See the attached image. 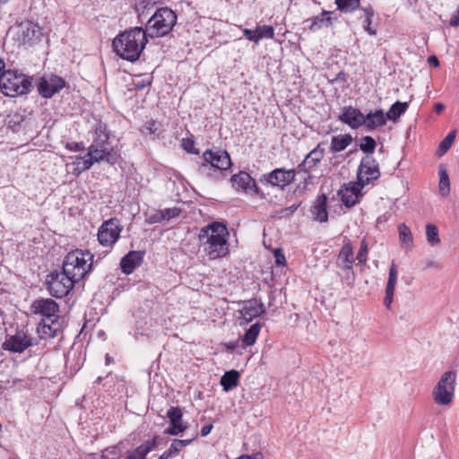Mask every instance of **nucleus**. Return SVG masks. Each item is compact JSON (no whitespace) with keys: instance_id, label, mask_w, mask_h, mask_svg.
<instances>
[{"instance_id":"nucleus-1","label":"nucleus","mask_w":459,"mask_h":459,"mask_svg":"<svg viewBox=\"0 0 459 459\" xmlns=\"http://www.w3.org/2000/svg\"><path fill=\"white\" fill-rule=\"evenodd\" d=\"M229 232L224 223L213 221L200 230L198 238L201 246L210 259L225 256L229 252Z\"/></svg>"},{"instance_id":"nucleus-2","label":"nucleus","mask_w":459,"mask_h":459,"mask_svg":"<svg viewBox=\"0 0 459 459\" xmlns=\"http://www.w3.org/2000/svg\"><path fill=\"white\" fill-rule=\"evenodd\" d=\"M147 42L144 30L142 27H135L118 34L113 39V48L121 58L134 62L139 58Z\"/></svg>"},{"instance_id":"nucleus-3","label":"nucleus","mask_w":459,"mask_h":459,"mask_svg":"<svg viewBox=\"0 0 459 459\" xmlns=\"http://www.w3.org/2000/svg\"><path fill=\"white\" fill-rule=\"evenodd\" d=\"M92 261L93 255L89 250L75 249L65 255L62 271L77 283L91 273Z\"/></svg>"},{"instance_id":"nucleus-4","label":"nucleus","mask_w":459,"mask_h":459,"mask_svg":"<svg viewBox=\"0 0 459 459\" xmlns=\"http://www.w3.org/2000/svg\"><path fill=\"white\" fill-rule=\"evenodd\" d=\"M33 77L15 69H7L0 77V90L8 97L28 94L32 89Z\"/></svg>"},{"instance_id":"nucleus-5","label":"nucleus","mask_w":459,"mask_h":459,"mask_svg":"<svg viewBox=\"0 0 459 459\" xmlns=\"http://www.w3.org/2000/svg\"><path fill=\"white\" fill-rule=\"evenodd\" d=\"M177 22L176 13L169 7L158 9L146 23V35L160 38L167 35Z\"/></svg>"},{"instance_id":"nucleus-6","label":"nucleus","mask_w":459,"mask_h":459,"mask_svg":"<svg viewBox=\"0 0 459 459\" xmlns=\"http://www.w3.org/2000/svg\"><path fill=\"white\" fill-rule=\"evenodd\" d=\"M204 161L199 166V172L211 176L210 171L214 172L229 169L232 163L227 151L216 149L207 150L203 153Z\"/></svg>"},{"instance_id":"nucleus-7","label":"nucleus","mask_w":459,"mask_h":459,"mask_svg":"<svg viewBox=\"0 0 459 459\" xmlns=\"http://www.w3.org/2000/svg\"><path fill=\"white\" fill-rule=\"evenodd\" d=\"M75 282L64 271L50 273L46 279L47 290L52 297L61 299L69 294Z\"/></svg>"},{"instance_id":"nucleus-8","label":"nucleus","mask_w":459,"mask_h":459,"mask_svg":"<svg viewBox=\"0 0 459 459\" xmlns=\"http://www.w3.org/2000/svg\"><path fill=\"white\" fill-rule=\"evenodd\" d=\"M456 374L455 371L445 372L433 390V399L439 405H447L452 402Z\"/></svg>"},{"instance_id":"nucleus-9","label":"nucleus","mask_w":459,"mask_h":459,"mask_svg":"<svg viewBox=\"0 0 459 459\" xmlns=\"http://www.w3.org/2000/svg\"><path fill=\"white\" fill-rule=\"evenodd\" d=\"M380 175L378 163L372 155H366L361 159L357 172V182L360 187L378 179Z\"/></svg>"},{"instance_id":"nucleus-10","label":"nucleus","mask_w":459,"mask_h":459,"mask_svg":"<svg viewBox=\"0 0 459 459\" xmlns=\"http://www.w3.org/2000/svg\"><path fill=\"white\" fill-rule=\"evenodd\" d=\"M123 226L117 218L105 221L99 229L98 240L103 247H112L119 238Z\"/></svg>"},{"instance_id":"nucleus-11","label":"nucleus","mask_w":459,"mask_h":459,"mask_svg":"<svg viewBox=\"0 0 459 459\" xmlns=\"http://www.w3.org/2000/svg\"><path fill=\"white\" fill-rule=\"evenodd\" d=\"M296 176L294 169H286L279 168L272 170L269 173L262 175L260 182L265 186H271L283 189L286 186L290 184Z\"/></svg>"},{"instance_id":"nucleus-12","label":"nucleus","mask_w":459,"mask_h":459,"mask_svg":"<svg viewBox=\"0 0 459 459\" xmlns=\"http://www.w3.org/2000/svg\"><path fill=\"white\" fill-rule=\"evenodd\" d=\"M65 86V81L57 75L42 76L37 83L39 94L45 99L52 98L56 93L64 89Z\"/></svg>"},{"instance_id":"nucleus-13","label":"nucleus","mask_w":459,"mask_h":459,"mask_svg":"<svg viewBox=\"0 0 459 459\" xmlns=\"http://www.w3.org/2000/svg\"><path fill=\"white\" fill-rule=\"evenodd\" d=\"M37 344L33 338L26 334L24 332H17L13 335L6 337L3 342V349L14 353H22L30 346Z\"/></svg>"},{"instance_id":"nucleus-14","label":"nucleus","mask_w":459,"mask_h":459,"mask_svg":"<svg viewBox=\"0 0 459 459\" xmlns=\"http://www.w3.org/2000/svg\"><path fill=\"white\" fill-rule=\"evenodd\" d=\"M31 311L44 316V319H59V306L52 299H38L31 304Z\"/></svg>"},{"instance_id":"nucleus-15","label":"nucleus","mask_w":459,"mask_h":459,"mask_svg":"<svg viewBox=\"0 0 459 459\" xmlns=\"http://www.w3.org/2000/svg\"><path fill=\"white\" fill-rule=\"evenodd\" d=\"M232 186L237 191H242L249 195H261L255 180L246 171H240L230 178Z\"/></svg>"},{"instance_id":"nucleus-16","label":"nucleus","mask_w":459,"mask_h":459,"mask_svg":"<svg viewBox=\"0 0 459 459\" xmlns=\"http://www.w3.org/2000/svg\"><path fill=\"white\" fill-rule=\"evenodd\" d=\"M14 30L18 37V40L24 45L30 44L35 39H39L42 35L41 28L30 21L21 22Z\"/></svg>"},{"instance_id":"nucleus-17","label":"nucleus","mask_w":459,"mask_h":459,"mask_svg":"<svg viewBox=\"0 0 459 459\" xmlns=\"http://www.w3.org/2000/svg\"><path fill=\"white\" fill-rule=\"evenodd\" d=\"M242 324H248L254 318H256L265 313V308L262 301L255 299L246 300L243 302L241 309L238 310Z\"/></svg>"},{"instance_id":"nucleus-18","label":"nucleus","mask_w":459,"mask_h":459,"mask_svg":"<svg viewBox=\"0 0 459 459\" xmlns=\"http://www.w3.org/2000/svg\"><path fill=\"white\" fill-rule=\"evenodd\" d=\"M354 261L352 246L351 242H347L342 247L338 254L336 264L338 267L349 271L348 273L351 274V277H350V275L346 277V281H349V284L351 283L354 279V273L352 271Z\"/></svg>"},{"instance_id":"nucleus-19","label":"nucleus","mask_w":459,"mask_h":459,"mask_svg":"<svg viewBox=\"0 0 459 459\" xmlns=\"http://www.w3.org/2000/svg\"><path fill=\"white\" fill-rule=\"evenodd\" d=\"M363 187H360L358 182L350 183L348 186H342L338 191V195L343 204L346 207L351 208L359 202V196L361 195L360 190Z\"/></svg>"},{"instance_id":"nucleus-20","label":"nucleus","mask_w":459,"mask_h":459,"mask_svg":"<svg viewBox=\"0 0 459 459\" xmlns=\"http://www.w3.org/2000/svg\"><path fill=\"white\" fill-rule=\"evenodd\" d=\"M325 156V150L321 144H317L310 152H308L303 161L298 166L300 172L309 174L321 162Z\"/></svg>"},{"instance_id":"nucleus-21","label":"nucleus","mask_w":459,"mask_h":459,"mask_svg":"<svg viewBox=\"0 0 459 459\" xmlns=\"http://www.w3.org/2000/svg\"><path fill=\"white\" fill-rule=\"evenodd\" d=\"M338 119L342 123L348 125L352 129H357L365 123L364 115L361 111L351 106L344 107L342 113L339 116Z\"/></svg>"},{"instance_id":"nucleus-22","label":"nucleus","mask_w":459,"mask_h":459,"mask_svg":"<svg viewBox=\"0 0 459 459\" xmlns=\"http://www.w3.org/2000/svg\"><path fill=\"white\" fill-rule=\"evenodd\" d=\"M160 440L161 438L159 436H154L136 448L127 451L126 459H146L147 455L160 445Z\"/></svg>"},{"instance_id":"nucleus-23","label":"nucleus","mask_w":459,"mask_h":459,"mask_svg":"<svg viewBox=\"0 0 459 459\" xmlns=\"http://www.w3.org/2000/svg\"><path fill=\"white\" fill-rule=\"evenodd\" d=\"M145 251H130L120 261V267L124 273L131 274L143 261Z\"/></svg>"},{"instance_id":"nucleus-24","label":"nucleus","mask_w":459,"mask_h":459,"mask_svg":"<svg viewBox=\"0 0 459 459\" xmlns=\"http://www.w3.org/2000/svg\"><path fill=\"white\" fill-rule=\"evenodd\" d=\"M59 331V319H42L37 326V333L41 339L54 338Z\"/></svg>"},{"instance_id":"nucleus-25","label":"nucleus","mask_w":459,"mask_h":459,"mask_svg":"<svg viewBox=\"0 0 459 459\" xmlns=\"http://www.w3.org/2000/svg\"><path fill=\"white\" fill-rule=\"evenodd\" d=\"M311 213L314 220L318 222L323 223L328 221L327 197L325 194L317 196L311 207Z\"/></svg>"},{"instance_id":"nucleus-26","label":"nucleus","mask_w":459,"mask_h":459,"mask_svg":"<svg viewBox=\"0 0 459 459\" xmlns=\"http://www.w3.org/2000/svg\"><path fill=\"white\" fill-rule=\"evenodd\" d=\"M365 123L363 124L368 131H373L378 126H385L386 124V115L383 109H377L374 112H369L364 116Z\"/></svg>"},{"instance_id":"nucleus-27","label":"nucleus","mask_w":459,"mask_h":459,"mask_svg":"<svg viewBox=\"0 0 459 459\" xmlns=\"http://www.w3.org/2000/svg\"><path fill=\"white\" fill-rule=\"evenodd\" d=\"M352 140L350 134L333 136L331 139V152L334 153L344 151L352 143Z\"/></svg>"},{"instance_id":"nucleus-28","label":"nucleus","mask_w":459,"mask_h":459,"mask_svg":"<svg viewBox=\"0 0 459 459\" xmlns=\"http://www.w3.org/2000/svg\"><path fill=\"white\" fill-rule=\"evenodd\" d=\"M239 373L237 370L226 371L221 377V385L225 392L230 391L236 387L239 380Z\"/></svg>"},{"instance_id":"nucleus-29","label":"nucleus","mask_w":459,"mask_h":459,"mask_svg":"<svg viewBox=\"0 0 459 459\" xmlns=\"http://www.w3.org/2000/svg\"><path fill=\"white\" fill-rule=\"evenodd\" d=\"M191 442V439H175L170 445L169 448L161 454L158 459H169L173 456H176L184 446L189 445Z\"/></svg>"},{"instance_id":"nucleus-30","label":"nucleus","mask_w":459,"mask_h":459,"mask_svg":"<svg viewBox=\"0 0 459 459\" xmlns=\"http://www.w3.org/2000/svg\"><path fill=\"white\" fill-rule=\"evenodd\" d=\"M107 145H108V143H103V142H93L88 148L86 156L91 157L95 163L102 161L104 159L102 155L106 152Z\"/></svg>"},{"instance_id":"nucleus-31","label":"nucleus","mask_w":459,"mask_h":459,"mask_svg":"<svg viewBox=\"0 0 459 459\" xmlns=\"http://www.w3.org/2000/svg\"><path fill=\"white\" fill-rule=\"evenodd\" d=\"M262 325L257 322L252 325L244 333V335L241 337V342H243L244 346H251L253 345L260 333Z\"/></svg>"},{"instance_id":"nucleus-32","label":"nucleus","mask_w":459,"mask_h":459,"mask_svg":"<svg viewBox=\"0 0 459 459\" xmlns=\"http://www.w3.org/2000/svg\"><path fill=\"white\" fill-rule=\"evenodd\" d=\"M332 24V18L330 13L323 12L320 15L315 16L311 20L309 30L311 31H316L323 27H329Z\"/></svg>"},{"instance_id":"nucleus-33","label":"nucleus","mask_w":459,"mask_h":459,"mask_svg":"<svg viewBox=\"0 0 459 459\" xmlns=\"http://www.w3.org/2000/svg\"><path fill=\"white\" fill-rule=\"evenodd\" d=\"M408 102H394L389 108V110L385 113L388 120L397 121V119L406 112L408 108Z\"/></svg>"},{"instance_id":"nucleus-34","label":"nucleus","mask_w":459,"mask_h":459,"mask_svg":"<svg viewBox=\"0 0 459 459\" xmlns=\"http://www.w3.org/2000/svg\"><path fill=\"white\" fill-rule=\"evenodd\" d=\"M95 162L91 157L88 156H77L74 161V165L76 167L74 169V174L79 176L82 171L89 169Z\"/></svg>"},{"instance_id":"nucleus-35","label":"nucleus","mask_w":459,"mask_h":459,"mask_svg":"<svg viewBox=\"0 0 459 459\" xmlns=\"http://www.w3.org/2000/svg\"><path fill=\"white\" fill-rule=\"evenodd\" d=\"M399 240L403 247L411 246L413 241V237L410 228L405 223H401L398 226Z\"/></svg>"},{"instance_id":"nucleus-36","label":"nucleus","mask_w":459,"mask_h":459,"mask_svg":"<svg viewBox=\"0 0 459 459\" xmlns=\"http://www.w3.org/2000/svg\"><path fill=\"white\" fill-rule=\"evenodd\" d=\"M456 135V131L453 130L441 141L437 151V156H443L452 146Z\"/></svg>"},{"instance_id":"nucleus-37","label":"nucleus","mask_w":459,"mask_h":459,"mask_svg":"<svg viewBox=\"0 0 459 459\" xmlns=\"http://www.w3.org/2000/svg\"><path fill=\"white\" fill-rule=\"evenodd\" d=\"M360 0H335L338 10L351 13L359 8Z\"/></svg>"},{"instance_id":"nucleus-38","label":"nucleus","mask_w":459,"mask_h":459,"mask_svg":"<svg viewBox=\"0 0 459 459\" xmlns=\"http://www.w3.org/2000/svg\"><path fill=\"white\" fill-rule=\"evenodd\" d=\"M377 147V143L372 136L366 135L361 138L359 143V150L366 153L367 155H371L374 153L375 149Z\"/></svg>"},{"instance_id":"nucleus-39","label":"nucleus","mask_w":459,"mask_h":459,"mask_svg":"<svg viewBox=\"0 0 459 459\" xmlns=\"http://www.w3.org/2000/svg\"><path fill=\"white\" fill-rule=\"evenodd\" d=\"M426 237L431 246H437L440 243L438 229L434 224L429 223L426 225Z\"/></svg>"},{"instance_id":"nucleus-40","label":"nucleus","mask_w":459,"mask_h":459,"mask_svg":"<svg viewBox=\"0 0 459 459\" xmlns=\"http://www.w3.org/2000/svg\"><path fill=\"white\" fill-rule=\"evenodd\" d=\"M95 134L96 138L93 142H103V143H108V140L109 139V134L108 133L107 126L105 124L100 122L95 126Z\"/></svg>"},{"instance_id":"nucleus-41","label":"nucleus","mask_w":459,"mask_h":459,"mask_svg":"<svg viewBox=\"0 0 459 459\" xmlns=\"http://www.w3.org/2000/svg\"><path fill=\"white\" fill-rule=\"evenodd\" d=\"M140 130L144 135H153L155 137L158 134L159 124L153 119H149L144 122Z\"/></svg>"},{"instance_id":"nucleus-42","label":"nucleus","mask_w":459,"mask_h":459,"mask_svg":"<svg viewBox=\"0 0 459 459\" xmlns=\"http://www.w3.org/2000/svg\"><path fill=\"white\" fill-rule=\"evenodd\" d=\"M449 177L446 169L439 170V191L442 195H446L449 193Z\"/></svg>"},{"instance_id":"nucleus-43","label":"nucleus","mask_w":459,"mask_h":459,"mask_svg":"<svg viewBox=\"0 0 459 459\" xmlns=\"http://www.w3.org/2000/svg\"><path fill=\"white\" fill-rule=\"evenodd\" d=\"M397 276H398L397 268H396V265L393 263L389 269L388 281H387V284L385 287L386 290L394 291L395 285L397 282Z\"/></svg>"},{"instance_id":"nucleus-44","label":"nucleus","mask_w":459,"mask_h":459,"mask_svg":"<svg viewBox=\"0 0 459 459\" xmlns=\"http://www.w3.org/2000/svg\"><path fill=\"white\" fill-rule=\"evenodd\" d=\"M257 36L260 37V40L263 39H273L274 37V30L271 25L256 26L255 28Z\"/></svg>"},{"instance_id":"nucleus-45","label":"nucleus","mask_w":459,"mask_h":459,"mask_svg":"<svg viewBox=\"0 0 459 459\" xmlns=\"http://www.w3.org/2000/svg\"><path fill=\"white\" fill-rule=\"evenodd\" d=\"M170 426L165 430V433L172 436H177L183 432L186 426L182 424V420H175V421H169Z\"/></svg>"},{"instance_id":"nucleus-46","label":"nucleus","mask_w":459,"mask_h":459,"mask_svg":"<svg viewBox=\"0 0 459 459\" xmlns=\"http://www.w3.org/2000/svg\"><path fill=\"white\" fill-rule=\"evenodd\" d=\"M102 161L107 162L109 165H115L119 159V154L117 152L114 151L113 148H109L108 145H107L106 152L102 155Z\"/></svg>"},{"instance_id":"nucleus-47","label":"nucleus","mask_w":459,"mask_h":459,"mask_svg":"<svg viewBox=\"0 0 459 459\" xmlns=\"http://www.w3.org/2000/svg\"><path fill=\"white\" fill-rule=\"evenodd\" d=\"M368 245H367L365 239H363L361 241L359 250L356 256V259L359 261V264H366L367 259H368Z\"/></svg>"},{"instance_id":"nucleus-48","label":"nucleus","mask_w":459,"mask_h":459,"mask_svg":"<svg viewBox=\"0 0 459 459\" xmlns=\"http://www.w3.org/2000/svg\"><path fill=\"white\" fill-rule=\"evenodd\" d=\"M364 12H365V20H364V24H365V30L366 31H368L370 35H375L376 34V31L373 30L370 27L371 25V22H372V17L374 15V12L371 8H366L364 9Z\"/></svg>"},{"instance_id":"nucleus-49","label":"nucleus","mask_w":459,"mask_h":459,"mask_svg":"<svg viewBox=\"0 0 459 459\" xmlns=\"http://www.w3.org/2000/svg\"><path fill=\"white\" fill-rule=\"evenodd\" d=\"M181 145L184 148V150L188 153H192V154L199 153V150L195 148V141L190 138H184L182 140Z\"/></svg>"},{"instance_id":"nucleus-50","label":"nucleus","mask_w":459,"mask_h":459,"mask_svg":"<svg viewBox=\"0 0 459 459\" xmlns=\"http://www.w3.org/2000/svg\"><path fill=\"white\" fill-rule=\"evenodd\" d=\"M160 212L164 217V221H169L170 219L179 216L181 210L179 208L173 207L160 210Z\"/></svg>"},{"instance_id":"nucleus-51","label":"nucleus","mask_w":459,"mask_h":459,"mask_svg":"<svg viewBox=\"0 0 459 459\" xmlns=\"http://www.w3.org/2000/svg\"><path fill=\"white\" fill-rule=\"evenodd\" d=\"M183 413L179 407H171L168 412L167 417L169 419V421H175V420H182Z\"/></svg>"},{"instance_id":"nucleus-52","label":"nucleus","mask_w":459,"mask_h":459,"mask_svg":"<svg viewBox=\"0 0 459 459\" xmlns=\"http://www.w3.org/2000/svg\"><path fill=\"white\" fill-rule=\"evenodd\" d=\"M243 34L247 39L249 41H253L255 43H258L260 41V37L257 36L256 30H252L250 29H244Z\"/></svg>"},{"instance_id":"nucleus-53","label":"nucleus","mask_w":459,"mask_h":459,"mask_svg":"<svg viewBox=\"0 0 459 459\" xmlns=\"http://www.w3.org/2000/svg\"><path fill=\"white\" fill-rule=\"evenodd\" d=\"M66 148L71 152H81L84 150V143L82 142H71L66 143Z\"/></svg>"},{"instance_id":"nucleus-54","label":"nucleus","mask_w":459,"mask_h":459,"mask_svg":"<svg viewBox=\"0 0 459 459\" xmlns=\"http://www.w3.org/2000/svg\"><path fill=\"white\" fill-rule=\"evenodd\" d=\"M162 221H164V217L162 216L160 210L155 212L154 214H152L149 218L146 219V221L149 224L159 223L161 222Z\"/></svg>"},{"instance_id":"nucleus-55","label":"nucleus","mask_w":459,"mask_h":459,"mask_svg":"<svg viewBox=\"0 0 459 459\" xmlns=\"http://www.w3.org/2000/svg\"><path fill=\"white\" fill-rule=\"evenodd\" d=\"M151 4V1L150 0H139L137 3H136V5H135V9L136 11L139 13V14L141 15L142 13L144 12V10L148 7V5Z\"/></svg>"},{"instance_id":"nucleus-56","label":"nucleus","mask_w":459,"mask_h":459,"mask_svg":"<svg viewBox=\"0 0 459 459\" xmlns=\"http://www.w3.org/2000/svg\"><path fill=\"white\" fill-rule=\"evenodd\" d=\"M150 85L151 81L149 79H141L134 82V87L137 91H142Z\"/></svg>"},{"instance_id":"nucleus-57","label":"nucleus","mask_w":459,"mask_h":459,"mask_svg":"<svg viewBox=\"0 0 459 459\" xmlns=\"http://www.w3.org/2000/svg\"><path fill=\"white\" fill-rule=\"evenodd\" d=\"M275 264L279 266L285 264V256L280 249L274 251Z\"/></svg>"},{"instance_id":"nucleus-58","label":"nucleus","mask_w":459,"mask_h":459,"mask_svg":"<svg viewBox=\"0 0 459 459\" xmlns=\"http://www.w3.org/2000/svg\"><path fill=\"white\" fill-rule=\"evenodd\" d=\"M394 293V291H393V290H385V299H384V305L388 309L390 308L391 304L393 302Z\"/></svg>"},{"instance_id":"nucleus-59","label":"nucleus","mask_w":459,"mask_h":459,"mask_svg":"<svg viewBox=\"0 0 459 459\" xmlns=\"http://www.w3.org/2000/svg\"><path fill=\"white\" fill-rule=\"evenodd\" d=\"M299 204H294L289 207H286L284 209H282L281 211V215H286V216H289L290 214H292L293 212H295L297 211V209L299 208Z\"/></svg>"},{"instance_id":"nucleus-60","label":"nucleus","mask_w":459,"mask_h":459,"mask_svg":"<svg viewBox=\"0 0 459 459\" xmlns=\"http://www.w3.org/2000/svg\"><path fill=\"white\" fill-rule=\"evenodd\" d=\"M264 455L261 452L254 453L252 455H242L236 459H263Z\"/></svg>"},{"instance_id":"nucleus-61","label":"nucleus","mask_w":459,"mask_h":459,"mask_svg":"<svg viewBox=\"0 0 459 459\" xmlns=\"http://www.w3.org/2000/svg\"><path fill=\"white\" fill-rule=\"evenodd\" d=\"M449 25L451 27H457L459 26V4L456 10V14L453 15L449 21Z\"/></svg>"},{"instance_id":"nucleus-62","label":"nucleus","mask_w":459,"mask_h":459,"mask_svg":"<svg viewBox=\"0 0 459 459\" xmlns=\"http://www.w3.org/2000/svg\"><path fill=\"white\" fill-rule=\"evenodd\" d=\"M212 428H213V426L212 424L204 425L201 429V436L202 437L208 436L211 433Z\"/></svg>"},{"instance_id":"nucleus-63","label":"nucleus","mask_w":459,"mask_h":459,"mask_svg":"<svg viewBox=\"0 0 459 459\" xmlns=\"http://www.w3.org/2000/svg\"><path fill=\"white\" fill-rule=\"evenodd\" d=\"M428 62L429 65L438 67L439 66V61L438 58L436 56H430L428 59Z\"/></svg>"},{"instance_id":"nucleus-64","label":"nucleus","mask_w":459,"mask_h":459,"mask_svg":"<svg viewBox=\"0 0 459 459\" xmlns=\"http://www.w3.org/2000/svg\"><path fill=\"white\" fill-rule=\"evenodd\" d=\"M445 109V106L442 103L435 104V111L437 113H441Z\"/></svg>"}]
</instances>
